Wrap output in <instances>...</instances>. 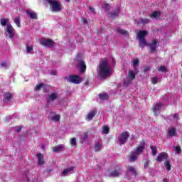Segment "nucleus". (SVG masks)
Segmentation results:
<instances>
[{
  "label": "nucleus",
  "instance_id": "nucleus-45",
  "mask_svg": "<svg viewBox=\"0 0 182 182\" xmlns=\"http://www.w3.org/2000/svg\"><path fill=\"white\" fill-rule=\"evenodd\" d=\"M149 167V161H146L145 163H144V168H147Z\"/></svg>",
  "mask_w": 182,
  "mask_h": 182
},
{
  "label": "nucleus",
  "instance_id": "nucleus-18",
  "mask_svg": "<svg viewBox=\"0 0 182 182\" xmlns=\"http://www.w3.org/2000/svg\"><path fill=\"white\" fill-rule=\"evenodd\" d=\"M143 150H144V142H143L141 146L136 148L135 153L139 156V154H140V153H141Z\"/></svg>",
  "mask_w": 182,
  "mask_h": 182
},
{
  "label": "nucleus",
  "instance_id": "nucleus-39",
  "mask_svg": "<svg viewBox=\"0 0 182 182\" xmlns=\"http://www.w3.org/2000/svg\"><path fill=\"white\" fill-rule=\"evenodd\" d=\"M159 72H167V69L164 66H161L158 69Z\"/></svg>",
  "mask_w": 182,
  "mask_h": 182
},
{
  "label": "nucleus",
  "instance_id": "nucleus-12",
  "mask_svg": "<svg viewBox=\"0 0 182 182\" xmlns=\"http://www.w3.org/2000/svg\"><path fill=\"white\" fill-rule=\"evenodd\" d=\"M73 167L70 166L69 168H67L63 170V171L62 172V176L63 177H66V176H68V174H69L70 173H72V171H73Z\"/></svg>",
  "mask_w": 182,
  "mask_h": 182
},
{
  "label": "nucleus",
  "instance_id": "nucleus-11",
  "mask_svg": "<svg viewBox=\"0 0 182 182\" xmlns=\"http://www.w3.org/2000/svg\"><path fill=\"white\" fill-rule=\"evenodd\" d=\"M37 157L38 166H43L45 164V161L43 160V155H42V154H38Z\"/></svg>",
  "mask_w": 182,
  "mask_h": 182
},
{
  "label": "nucleus",
  "instance_id": "nucleus-1",
  "mask_svg": "<svg viewBox=\"0 0 182 182\" xmlns=\"http://www.w3.org/2000/svg\"><path fill=\"white\" fill-rule=\"evenodd\" d=\"M98 72L101 77H107L112 75V68H110L107 59L104 58L101 60L98 66Z\"/></svg>",
  "mask_w": 182,
  "mask_h": 182
},
{
  "label": "nucleus",
  "instance_id": "nucleus-21",
  "mask_svg": "<svg viewBox=\"0 0 182 182\" xmlns=\"http://www.w3.org/2000/svg\"><path fill=\"white\" fill-rule=\"evenodd\" d=\"M79 68L80 69V72H86V64L83 61H80L79 63Z\"/></svg>",
  "mask_w": 182,
  "mask_h": 182
},
{
  "label": "nucleus",
  "instance_id": "nucleus-48",
  "mask_svg": "<svg viewBox=\"0 0 182 182\" xmlns=\"http://www.w3.org/2000/svg\"><path fill=\"white\" fill-rule=\"evenodd\" d=\"M83 23H87V20L86 18H82Z\"/></svg>",
  "mask_w": 182,
  "mask_h": 182
},
{
  "label": "nucleus",
  "instance_id": "nucleus-46",
  "mask_svg": "<svg viewBox=\"0 0 182 182\" xmlns=\"http://www.w3.org/2000/svg\"><path fill=\"white\" fill-rule=\"evenodd\" d=\"M1 66L2 67V68H5V67H6L7 66V64H6V63H2L1 64Z\"/></svg>",
  "mask_w": 182,
  "mask_h": 182
},
{
  "label": "nucleus",
  "instance_id": "nucleus-25",
  "mask_svg": "<svg viewBox=\"0 0 182 182\" xmlns=\"http://www.w3.org/2000/svg\"><path fill=\"white\" fill-rule=\"evenodd\" d=\"M70 144L73 147H76L77 142L76 141V138H71L70 140Z\"/></svg>",
  "mask_w": 182,
  "mask_h": 182
},
{
  "label": "nucleus",
  "instance_id": "nucleus-17",
  "mask_svg": "<svg viewBox=\"0 0 182 182\" xmlns=\"http://www.w3.org/2000/svg\"><path fill=\"white\" fill-rule=\"evenodd\" d=\"M166 159H167V154L166 153H161L157 157L158 161H163V160Z\"/></svg>",
  "mask_w": 182,
  "mask_h": 182
},
{
  "label": "nucleus",
  "instance_id": "nucleus-6",
  "mask_svg": "<svg viewBox=\"0 0 182 182\" xmlns=\"http://www.w3.org/2000/svg\"><path fill=\"white\" fill-rule=\"evenodd\" d=\"M71 83L79 84L82 82V78L79 75H70L68 79Z\"/></svg>",
  "mask_w": 182,
  "mask_h": 182
},
{
  "label": "nucleus",
  "instance_id": "nucleus-35",
  "mask_svg": "<svg viewBox=\"0 0 182 182\" xmlns=\"http://www.w3.org/2000/svg\"><path fill=\"white\" fill-rule=\"evenodd\" d=\"M165 166L166 168V170H168V171H170V170L171 169V166L170 165V162L168 161H166Z\"/></svg>",
  "mask_w": 182,
  "mask_h": 182
},
{
  "label": "nucleus",
  "instance_id": "nucleus-31",
  "mask_svg": "<svg viewBox=\"0 0 182 182\" xmlns=\"http://www.w3.org/2000/svg\"><path fill=\"white\" fill-rule=\"evenodd\" d=\"M100 96V99L101 100H106V99H108L109 98V95H107V94L105 93H103V94H100L99 95Z\"/></svg>",
  "mask_w": 182,
  "mask_h": 182
},
{
  "label": "nucleus",
  "instance_id": "nucleus-42",
  "mask_svg": "<svg viewBox=\"0 0 182 182\" xmlns=\"http://www.w3.org/2000/svg\"><path fill=\"white\" fill-rule=\"evenodd\" d=\"M175 151H176V153H178V154L181 153V148H180V146H176L175 148Z\"/></svg>",
  "mask_w": 182,
  "mask_h": 182
},
{
  "label": "nucleus",
  "instance_id": "nucleus-53",
  "mask_svg": "<svg viewBox=\"0 0 182 182\" xmlns=\"http://www.w3.org/2000/svg\"><path fill=\"white\" fill-rule=\"evenodd\" d=\"M52 75H56V72L53 73Z\"/></svg>",
  "mask_w": 182,
  "mask_h": 182
},
{
  "label": "nucleus",
  "instance_id": "nucleus-36",
  "mask_svg": "<svg viewBox=\"0 0 182 182\" xmlns=\"http://www.w3.org/2000/svg\"><path fill=\"white\" fill-rule=\"evenodd\" d=\"M117 32H118L119 33H121L122 35H127V31H126L124 30V29L118 28V29H117Z\"/></svg>",
  "mask_w": 182,
  "mask_h": 182
},
{
  "label": "nucleus",
  "instance_id": "nucleus-30",
  "mask_svg": "<svg viewBox=\"0 0 182 182\" xmlns=\"http://www.w3.org/2000/svg\"><path fill=\"white\" fill-rule=\"evenodd\" d=\"M58 98V94L53 93L48 96L49 100H55V99Z\"/></svg>",
  "mask_w": 182,
  "mask_h": 182
},
{
  "label": "nucleus",
  "instance_id": "nucleus-19",
  "mask_svg": "<svg viewBox=\"0 0 182 182\" xmlns=\"http://www.w3.org/2000/svg\"><path fill=\"white\" fill-rule=\"evenodd\" d=\"M96 115V110L91 111L87 117V120L90 121L92 120L95 116Z\"/></svg>",
  "mask_w": 182,
  "mask_h": 182
},
{
  "label": "nucleus",
  "instance_id": "nucleus-5",
  "mask_svg": "<svg viewBox=\"0 0 182 182\" xmlns=\"http://www.w3.org/2000/svg\"><path fill=\"white\" fill-rule=\"evenodd\" d=\"M129 132H124L121 133L119 136V141L120 144H124V143L127 141V139H129Z\"/></svg>",
  "mask_w": 182,
  "mask_h": 182
},
{
  "label": "nucleus",
  "instance_id": "nucleus-3",
  "mask_svg": "<svg viewBox=\"0 0 182 182\" xmlns=\"http://www.w3.org/2000/svg\"><path fill=\"white\" fill-rule=\"evenodd\" d=\"M46 1L49 5L50 9H51L52 12H60L62 11L63 7L60 2L56 0H45Z\"/></svg>",
  "mask_w": 182,
  "mask_h": 182
},
{
  "label": "nucleus",
  "instance_id": "nucleus-50",
  "mask_svg": "<svg viewBox=\"0 0 182 182\" xmlns=\"http://www.w3.org/2000/svg\"><path fill=\"white\" fill-rule=\"evenodd\" d=\"M84 139H87V133L84 134Z\"/></svg>",
  "mask_w": 182,
  "mask_h": 182
},
{
  "label": "nucleus",
  "instance_id": "nucleus-4",
  "mask_svg": "<svg viewBox=\"0 0 182 182\" xmlns=\"http://www.w3.org/2000/svg\"><path fill=\"white\" fill-rule=\"evenodd\" d=\"M40 43L43 46H46V48H53L55 41L49 38H41L40 39Z\"/></svg>",
  "mask_w": 182,
  "mask_h": 182
},
{
  "label": "nucleus",
  "instance_id": "nucleus-7",
  "mask_svg": "<svg viewBox=\"0 0 182 182\" xmlns=\"http://www.w3.org/2000/svg\"><path fill=\"white\" fill-rule=\"evenodd\" d=\"M136 168L133 166H129L127 169V176H136Z\"/></svg>",
  "mask_w": 182,
  "mask_h": 182
},
{
  "label": "nucleus",
  "instance_id": "nucleus-32",
  "mask_svg": "<svg viewBox=\"0 0 182 182\" xmlns=\"http://www.w3.org/2000/svg\"><path fill=\"white\" fill-rule=\"evenodd\" d=\"M103 130H102V133L103 134H108L109 130H110V128H109V127H102Z\"/></svg>",
  "mask_w": 182,
  "mask_h": 182
},
{
  "label": "nucleus",
  "instance_id": "nucleus-16",
  "mask_svg": "<svg viewBox=\"0 0 182 182\" xmlns=\"http://www.w3.org/2000/svg\"><path fill=\"white\" fill-rule=\"evenodd\" d=\"M137 157H139V154L136 152H132L129 155V161H136L137 160Z\"/></svg>",
  "mask_w": 182,
  "mask_h": 182
},
{
  "label": "nucleus",
  "instance_id": "nucleus-33",
  "mask_svg": "<svg viewBox=\"0 0 182 182\" xmlns=\"http://www.w3.org/2000/svg\"><path fill=\"white\" fill-rule=\"evenodd\" d=\"M160 16V11H155L151 15V18H159Z\"/></svg>",
  "mask_w": 182,
  "mask_h": 182
},
{
  "label": "nucleus",
  "instance_id": "nucleus-22",
  "mask_svg": "<svg viewBox=\"0 0 182 182\" xmlns=\"http://www.w3.org/2000/svg\"><path fill=\"white\" fill-rule=\"evenodd\" d=\"M120 12V9H117L115 11H113L109 14V18H116V16H119V13Z\"/></svg>",
  "mask_w": 182,
  "mask_h": 182
},
{
  "label": "nucleus",
  "instance_id": "nucleus-34",
  "mask_svg": "<svg viewBox=\"0 0 182 182\" xmlns=\"http://www.w3.org/2000/svg\"><path fill=\"white\" fill-rule=\"evenodd\" d=\"M132 63L134 65V70H136V68H137V66H139V59L136 58V59L133 60Z\"/></svg>",
  "mask_w": 182,
  "mask_h": 182
},
{
  "label": "nucleus",
  "instance_id": "nucleus-24",
  "mask_svg": "<svg viewBox=\"0 0 182 182\" xmlns=\"http://www.w3.org/2000/svg\"><path fill=\"white\" fill-rule=\"evenodd\" d=\"M161 106H163V105L161 102H159L154 105L153 110L155 114L156 112H159V110H160V107H161Z\"/></svg>",
  "mask_w": 182,
  "mask_h": 182
},
{
  "label": "nucleus",
  "instance_id": "nucleus-44",
  "mask_svg": "<svg viewBox=\"0 0 182 182\" xmlns=\"http://www.w3.org/2000/svg\"><path fill=\"white\" fill-rule=\"evenodd\" d=\"M89 9L91 14H96V12L95 11V9L93 7H90Z\"/></svg>",
  "mask_w": 182,
  "mask_h": 182
},
{
  "label": "nucleus",
  "instance_id": "nucleus-27",
  "mask_svg": "<svg viewBox=\"0 0 182 182\" xmlns=\"http://www.w3.org/2000/svg\"><path fill=\"white\" fill-rule=\"evenodd\" d=\"M0 22H1V26H6V23H8L9 22V18H1L0 20Z\"/></svg>",
  "mask_w": 182,
  "mask_h": 182
},
{
  "label": "nucleus",
  "instance_id": "nucleus-15",
  "mask_svg": "<svg viewBox=\"0 0 182 182\" xmlns=\"http://www.w3.org/2000/svg\"><path fill=\"white\" fill-rule=\"evenodd\" d=\"M122 174V171L120 168L113 171L110 173L109 176L110 177H119V176Z\"/></svg>",
  "mask_w": 182,
  "mask_h": 182
},
{
  "label": "nucleus",
  "instance_id": "nucleus-52",
  "mask_svg": "<svg viewBox=\"0 0 182 182\" xmlns=\"http://www.w3.org/2000/svg\"><path fill=\"white\" fill-rule=\"evenodd\" d=\"M163 182H168V180H167V178H164V179L163 180Z\"/></svg>",
  "mask_w": 182,
  "mask_h": 182
},
{
  "label": "nucleus",
  "instance_id": "nucleus-38",
  "mask_svg": "<svg viewBox=\"0 0 182 182\" xmlns=\"http://www.w3.org/2000/svg\"><path fill=\"white\" fill-rule=\"evenodd\" d=\"M159 82V78H157V77H154L151 78V83H153V85H156V83H157Z\"/></svg>",
  "mask_w": 182,
  "mask_h": 182
},
{
  "label": "nucleus",
  "instance_id": "nucleus-43",
  "mask_svg": "<svg viewBox=\"0 0 182 182\" xmlns=\"http://www.w3.org/2000/svg\"><path fill=\"white\" fill-rule=\"evenodd\" d=\"M104 8H105V11H109V9H110V4H105L104 6Z\"/></svg>",
  "mask_w": 182,
  "mask_h": 182
},
{
  "label": "nucleus",
  "instance_id": "nucleus-28",
  "mask_svg": "<svg viewBox=\"0 0 182 182\" xmlns=\"http://www.w3.org/2000/svg\"><path fill=\"white\" fill-rule=\"evenodd\" d=\"M14 23L17 25L18 28H21V17H16L14 18Z\"/></svg>",
  "mask_w": 182,
  "mask_h": 182
},
{
  "label": "nucleus",
  "instance_id": "nucleus-41",
  "mask_svg": "<svg viewBox=\"0 0 182 182\" xmlns=\"http://www.w3.org/2000/svg\"><path fill=\"white\" fill-rule=\"evenodd\" d=\"M43 84H39L38 85H37L36 87V90H41V89H42V87H43Z\"/></svg>",
  "mask_w": 182,
  "mask_h": 182
},
{
  "label": "nucleus",
  "instance_id": "nucleus-10",
  "mask_svg": "<svg viewBox=\"0 0 182 182\" xmlns=\"http://www.w3.org/2000/svg\"><path fill=\"white\" fill-rule=\"evenodd\" d=\"M52 150L53 151H54V153H59V151H62V150H65V145L60 144L57 146L53 147Z\"/></svg>",
  "mask_w": 182,
  "mask_h": 182
},
{
  "label": "nucleus",
  "instance_id": "nucleus-9",
  "mask_svg": "<svg viewBox=\"0 0 182 182\" xmlns=\"http://www.w3.org/2000/svg\"><path fill=\"white\" fill-rule=\"evenodd\" d=\"M137 73H138L137 69H135L134 71L130 70L128 73V77H129L131 80H134L136 77V75H137Z\"/></svg>",
  "mask_w": 182,
  "mask_h": 182
},
{
  "label": "nucleus",
  "instance_id": "nucleus-54",
  "mask_svg": "<svg viewBox=\"0 0 182 182\" xmlns=\"http://www.w3.org/2000/svg\"><path fill=\"white\" fill-rule=\"evenodd\" d=\"M65 2H69V1H70V0H65Z\"/></svg>",
  "mask_w": 182,
  "mask_h": 182
},
{
  "label": "nucleus",
  "instance_id": "nucleus-51",
  "mask_svg": "<svg viewBox=\"0 0 182 182\" xmlns=\"http://www.w3.org/2000/svg\"><path fill=\"white\" fill-rule=\"evenodd\" d=\"M21 127H18L17 129H16V132H21Z\"/></svg>",
  "mask_w": 182,
  "mask_h": 182
},
{
  "label": "nucleus",
  "instance_id": "nucleus-29",
  "mask_svg": "<svg viewBox=\"0 0 182 182\" xmlns=\"http://www.w3.org/2000/svg\"><path fill=\"white\" fill-rule=\"evenodd\" d=\"M150 149L151 150V154H153V156H156V154H157V148L154 146H151Z\"/></svg>",
  "mask_w": 182,
  "mask_h": 182
},
{
  "label": "nucleus",
  "instance_id": "nucleus-8",
  "mask_svg": "<svg viewBox=\"0 0 182 182\" xmlns=\"http://www.w3.org/2000/svg\"><path fill=\"white\" fill-rule=\"evenodd\" d=\"M7 32L9 35V38H14V32H15V29H14V27L11 24H7Z\"/></svg>",
  "mask_w": 182,
  "mask_h": 182
},
{
  "label": "nucleus",
  "instance_id": "nucleus-40",
  "mask_svg": "<svg viewBox=\"0 0 182 182\" xmlns=\"http://www.w3.org/2000/svg\"><path fill=\"white\" fill-rule=\"evenodd\" d=\"M27 53H31V52H32V50H33V47L32 46H27Z\"/></svg>",
  "mask_w": 182,
  "mask_h": 182
},
{
  "label": "nucleus",
  "instance_id": "nucleus-2",
  "mask_svg": "<svg viewBox=\"0 0 182 182\" xmlns=\"http://www.w3.org/2000/svg\"><path fill=\"white\" fill-rule=\"evenodd\" d=\"M147 35H149V32L146 30H141L138 32L136 39H139V45L140 48H144V46H147V45H149L146 41V38H144Z\"/></svg>",
  "mask_w": 182,
  "mask_h": 182
},
{
  "label": "nucleus",
  "instance_id": "nucleus-13",
  "mask_svg": "<svg viewBox=\"0 0 182 182\" xmlns=\"http://www.w3.org/2000/svg\"><path fill=\"white\" fill-rule=\"evenodd\" d=\"M157 46H159V43H157V41L153 40L152 43L150 45L151 52H156V49Z\"/></svg>",
  "mask_w": 182,
  "mask_h": 182
},
{
  "label": "nucleus",
  "instance_id": "nucleus-49",
  "mask_svg": "<svg viewBox=\"0 0 182 182\" xmlns=\"http://www.w3.org/2000/svg\"><path fill=\"white\" fill-rule=\"evenodd\" d=\"M174 119H178V115L177 114H175L173 115Z\"/></svg>",
  "mask_w": 182,
  "mask_h": 182
},
{
  "label": "nucleus",
  "instance_id": "nucleus-26",
  "mask_svg": "<svg viewBox=\"0 0 182 182\" xmlns=\"http://www.w3.org/2000/svg\"><path fill=\"white\" fill-rule=\"evenodd\" d=\"M11 97H12V95H11V93L9 92L6 93L4 96V102H9Z\"/></svg>",
  "mask_w": 182,
  "mask_h": 182
},
{
  "label": "nucleus",
  "instance_id": "nucleus-23",
  "mask_svg": "<svg viewBox=\"0 0 182 182\" xmlns=\"http://www.w3.org/2000/svg\"><path fill=\"white\" fill-rule=\"evenodd\" d=\"M102 142H97L95 145V151H100L102 150Z\"/></svg>",
  "mask_w": 182,
  "mask_h": 182
},
{
  "label": "nucleus",
  "instance_id": "nucleus-14",
  "mask_svg": "<svg viewBox=\"0 0 182 182\" xmlns=\"http://www.w3.org/2000/svg\"><path fill=\"white\" fill-rule=\"evenodd\" d=\"M26 14L31 18V19H36V18H38V15L36 14V13L31 10H27Z\"/></svg>",
  "mask_w": 182,
  "mask_h": 182
},
{
  "label": "nucleus",
  "instance_id": "nucleus-37",
  "mask_svg": "<svg viewBox=\"0 0 182 182\" xmlns=\"http://www.w3.org/2000/svg\"><path fill=\"white\" fill-rule=\"evenodd\" d=\"M54 122H59L60 120V116L55 115L51 118Z\"/></svg>",
  "mask_w": 182,
  "mask_h": 182
},
{
  "label": "nucleus",
  "instance_id": "nucleus-20",
  "mask_svg": "<svg viewBox=\"0 0 182 182\" xmlns=\"http://www.w3.org/2000/svg\"><path fill=\"white\" fill-rule=\"evenodd\" d=\"M168 136H169L170 137H173V136H176V128L174 127L169 128L168 132Z\"/></svg>",
  "mask_w": 182,
  "mask_h": 182
},
{
  "label": "nucleus",
  "instance_id": "nucleus-47",
  "mask_svg": "<svg viewBox=\"0 0 182 182\" xmlns=\"http://www.w3.org/2000/svg\"><path fill=\"white\" fill-rule=\"evenodd\" d=\"M141 22H142L143 23H147L149 22V20H141Z\"/></svg>",
  "mask_w": 182,
  "mask_h": 182
}]
</instances>
